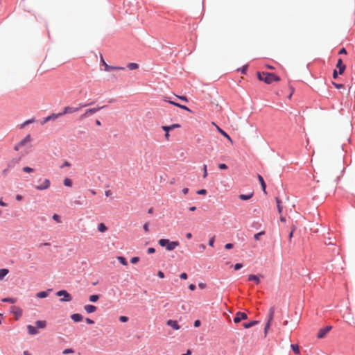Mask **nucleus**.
Instances as JSON below:
<instances>
[{
	"mask_svg": "<svg viewBox=\"0 0 355 355\" xmlns=\"http://www.w3.org/2000/svg\"><path fill=\"white\" fill-rule=\"evenodd\" d=\"M176 97L178 98L180 100H182V101H185V102H188V99H187V98L186 96H176Z\"/></svg>",
	"mask_w": 355,
	"mask_h": 355,
	"instance_id": "52",
	"label": "nucleus"
},
{
	"mask_svg": "<svg viewBox=\"0 0 355 355\" xmlns=\"http://www.w3.org/2000/svg\"><path fill=\"white\" fill-rule=\"evenodd\" d=\"M182 193L184 194V195H187L189 192V189L188 188H184L182 191Z\"/></svg>",
	"mask_w": 355,
	"mask_h": 355,
	"instance_id": "60",
	"label": "nucleus"
},
{
	"mask_svg": "<svg viewBox=\"0 0 355 355\" xmlns=\"http://www.w3.org/2000/svg\"><path fill=\"white\" fill-rule=\"evenodd\" d=\"M86 322L89 324H92L94 323V320H92L89 318H86Z\"/></svg>",
	"mask_w": 355,
	"mask_h": 355,
	"instance_id": "58",
	"label": "nucleus"
},
{
	"mask_svg": "<svg viewBox=\"0 0 355 355\" xmlns=\"http://www.w3.org/2000/svg\"><path fill=\"white\" fill-rule=\"evenodd\" d=\"M263 234H265V232L264 231H261V232H260L259 233L255 234L254 236V238L256 240H259L260 239V236L261 235H263Z\"/></svg>",
	"mask_w": 355,
	"mask_h": 355,
	"instance_id": "37",
	"label": "nucleus"
},
{
	"mask_svg": "<svg viewBox=\"0 0 355 355\" xmlns=\"http://www.w3.org/2000/svg\"><path fill=\"white\" fill-rule=\"evenodd\" d=\"M27 329L31 335H35L38 333L35 327L30 324L27 326Z\"/></svg>",
	"mask_w": 355,
	"mask_h": 355,
	"instance_id": "23",
	"label": "nucleus"
},
{
	"mask_svg": "<svg viewBox=\"0 0 355 355\" xmlns=\"http://www.w3.org/2000/svg\"><path fill=\"white\" fill-rule=\"evenodd\" d=\"M157 275L160 278H164V274L162 271H159L158 273H157Z\"/></svg>",
	"mask_w": 355,
	"mask_h": 355,
	"instance_id": "59",
	"label": "nucleus"
},
{
	"mask_svg": "<svg viewBox=\"0 0 355 355\" xmlns=\"http://www.w3.org/2000/svg\"><path fill=\"white\" fill-rule=\"evenodd\" d=\"M216 129H217V130H218V132H220V133L223 137H225V138H227V140H228L230 142L232 143V140L231 137H230V136H229V135H227V133H226L223 130H222V129H221L220 127H218V126H216Z\"/></svg>",
	"mask_w": 355,
	"mask_h": 355,
	"instance_id": "17",
	"label": "nucleus"
},
{
	"mask_svg": "<svg viewBox=\"0 0 355 355\" xmlns=\"http://www.w3.org/2000/svg\"><path fill=\"white\" fill-rule=\"evenodd\" d=\"M275 200H276V202H277V206L278 212H279V214H281V213H282V205H281V204H282V201H281V200H280L278 197H277V198H275Z\"/></svg>",
	"mask_w": 355,
	"mask_h": 355,
	"instance_id": "29",
	"label": "nucleus"
},
{
	"mask_svg": "<svg viewBox=\"0 0 355 355\" xmlns=\"http://www.w3.org/2000/svg\"><path fill=\"white\" fill-rule=\"evenodd\" d=\"M116 259H118V261L123 266H127L128 265V262L126 261V259L122 256H119L116 257Z\"/></svg>",
	"mask_w": 355,
	"mask_h": 355,
	"instance_id": "33",
	"label": "nucleus"
},
{
	"mask_svg": "<svg viewBox=\"0 0 355 355\" xmlns=\"http://www.w3.org/2000/svg\"><path fill=\"white\" fill-rule=\"evenodd\" d=\"M97 229L98 231L101 233L105 232L107 230V226L103 223H101L98 225Z\"/></svg>",
	"mask_w": 355,
	"mask_h": 355,
	"instance_id": "20",
	"label": "nucleus"
},
{
	"mask_svg": "<svg viewBox=\"0 0 355 355\" xmlns=\"http://www.w3.org/2000/svg\"><path fill=\"white\" fill-rule=\"evenodd\" d=\"M171 105H175L176 107H180V108H181L182 110H187V111H188L189 112H191V110L189 107L185 106V105H180V104H179L178 103H171Z\"/></svg>",
	"mask_w": 355,
	"mask_h": 355,
	"instance_id": "28",
	"label": "nucleus"
},
{
	"mask_svg": "<svg viewBox=\"0 0 355 355\" xmlns=\"http://www.w3.org/2000/svg\"><path fill=\"white\" fill-rule=\"evenodd\" d=\"M200 324H201L200 321L199 320H196L194 322L193 325H194V327H200Z\"/></svg>",
	"mask_w": 355,
	"mask_h": 355,
	"instance_id": "49",
	"label": "nucleus"
},
{
	"mask_svg": "<svg viewBox=\"0 0 355 355\" xmlns=\"http://www.w3.org/2000/svg\"><path fill=\"white\" fill-rule=\"evenodd\" d=\"M31 141V137L30 135H27L24 139H23L21 141H19L14 148V149L18 151L22 146H24L26 143H29Z\"/></svg>",
	"mask_w": 355,
	"mask_h": 355,
	"instance_id": "10",
	"label": "nucleus"
},
{
	"mask_svg": "<svg viewBox=\"0 0 355 355\" xmlns=\"http://www.w3.org/2000/svg\"><path fill=\"white\" fill-rule=\"evenodd\" d=\"M180 128V125L178 123L172 124L171 125H162V129L165 132H169L175 128Z\"/></svg>",
	"mask_w": 355,
	"mask_h": 355,
	"instance_id": "13",
	"label": "nucleus"
},
{
	"mask_svg": "<svg viewBox=\"0 0 355 355\" xmlns=\"http://www.w3.org/2000/svg\"><path fill=\"white\" fill-rule=\"evenodd\" d=\"M155 252V248H149L148 249V254H153V253H154Z\"/></svg>",
	"mask_w": 355,
	"mask_h": 355,
	"instance_id": "56",
	"label": "nucleus"
},
{
	"mask_svg": "<svg viewBox=\"0 0 355 355\" xmlns=\"http://www.w3.org/2000/svg\"><path fill=\"white\" fill-rule=\"evenodd\" d=\"M258 180L261 185V188H262V190L263 191L266 193V183L264 182V180L263 178V177L260 175H258Z\"/></svg>",
	"mask_w": 355,
	"mask_h": 355,
	"instance_id": "22",
	"label": "nucleus"
},
{
	"mask_svg": "<svg viewBox=\"0 0 355 355\" xmlns=\"http://www.w3.org/2000/svg\"><path fill=\"white\" fill-rule=\"evenodd\" d=\"M274 315H275V307L272 306L269 309L268 321H267L266 324L264 328L265 336H266V334L268 333V329L270 328L271 322L274 318Z\"/></svg>",
	"mask_w": 355,
	"mask_h": 355,
	"instance_id": "4",
	"label": "nucleus"
},
{
	"mask_svg": "<svg viewBox=\"0 0 355 355\" xmlns=\"http://www.w3.org/2000/svg\"><path fill=\"white\" fill-rule=\"evenodd\" d=\"M119 320L121 322H126L128 320V318L126 317V316L121 315V316L119 317Z\"/></svg>",
	"mask_w": 355,
	"mask_h": 355,
	"instance_id": "42",
	"label": "nucleus"
},
{
	"mask_svg": "<svg viewBox=\"0 0 355 355\" xmlns=\"http://www.w3.org/2000/svg\"><path fill=\"white\" fill-rule=\"evenodd\" d=\"M105 106H102V107H93V108H90V109H87L84 114H83L82 115H80V119H83L86 117H88L90 115L97 112L98 111H99L100 110L104 108Z\"/></svg>",
	"mask_w": 355,
	"mask_h": 355,
	"instance_id": "7",
	"label": "nucleus"
},
{
	"mask_svg": "<svg viewBox=\"0 0 355 355\" xmlns=\"http://www.w3.org/2000/svg\"><path fill=\"white\" fill-rule=\"evenodd\" d=\"M53 219L54 220H55L57 223H61V220H60V217L59 215L55 214L53 216Z\"/></svg>",
	"mask_w": 355,
	"mask_h": 355,
	"instance_id": "38",
	"label": "nucleus"
},
{
	"mask_svg": "<svg viewBox=\"0 0 355 355\" xmlns=\"http://www.w3.org/2000/svg\"><path fill=\"white\" fill-rule=\"evenodd\" d=\"M191 351L190 349H188L185 354H183L182 355H191Z\"/></svg>",
	"mask_w": 355,
	"mask_h": 355,
	"instance_id": "64",
	"label": "nucleus"
},
{
	"mask_svg": "<svg viewBox=\"0 0 355 355\" xmlns=\"http://www.w3.org/2000/svg\"><path fill=\"white\" fill-rule=\"evenodd\" d=\"M295 227L293 226L292 227V230H291V232H290L289 235H288V237H289V240L291 239V238L293 237V232L295 231Z\"/></svg>",
	"mask_w": 355,
	"mask_h": 355,
	"instance_id": "50",
	"label": "nucleus"
},
{
	"mask_svg": "<svg viewBox=\"0 0 355 355\" xmlns=\"http://www.w3.org/2000/svg\"><path fill=\"white\" fill-rule=\"evenodd\" d=\"M167 325L171 327L175 330H178L180 329V326L178 324L176 320H168L166 322Z\"/></svg>",
	"mask_w": 355,
	"mask_h": 355,
	"instance_id": "14",
	"label": "nucleus"
},
{
	"mask_svg": "<svg viewBox=\"0 0 355 355\" xmlns=\"http://www.w3.org/2000/svg\"><path fill=\"white\" fill-rule=\"evenodd\" d=\"M197 193L198 195H206L207 194V190L206 189H200L198 191H197Z\"/></svg>",
	"mask_w": 355,
	"mask_h": 355,
	"instance_id": "44",
	"label": "nucleus"
},
{
	"mask_svg": "<svg viewBox=\"0 0 355 355\" xmlns=\"http://www.w3.org/2000/svg\"><path fill=\"white\" fill-rule=\"evenodd\" d=\"M144 230L146 232H148L149 229H148V223H146L144 225Z\"/></svg>",
	"mask_w": 355,
	"mask_h": 355,
	"instance_id": "53",
	"label": "nucleus"
},
{
	"mask_svg": "<svg viewBox=\"0 0 355 355\" xmlns=\"http://www.w3.org/2000/svg\"><path fill=\"white\" fill-rule=\"evenodd\" d=\"M249 281H254L257 284H259L260 282V279L257 275H250L248 276Z\"/></svg>",
	"mask_w": 355,
	"mask_h": 355,
	"instance_id": "24",
	"label": "nucleus"
},
{
	"mask_svg": "<svg viewBox=\"0 0 355 355\" xmlns=\"http://www.w3.org/2000/svg\"><path fill=\"white\" fill-rule=\"evenodd\" d=\"M257 77L259 80L263 81L267 84H270L272 82H278L280 80V78L274 73L268 72H258Z\"/></svg>",
	"mask_w": 355,
	"mask_h": 355,
	"instance_id": "1",
	"label": "nucleus"
},
{
	"mask_svg": "<svg viewBox=\"0 0 355 355\" xmlns=\"http://www.w3.org/2000/svg\"><path fill=\"white\" fill-rule=\"evenodd\" d=\"M71 319L76 322H80L83 320V316L82 315L79 314V313H74V314H72L71 315Z\"/></svg>",
	"mask_w": 355,
	"mask_h": 355,
	"instance_id": "18",
	"label": "nucleus"
},
{
	"mask_svg": "<svg viewBox=\"0 0 355 355\" xmlns=\"http://www.w3.org/2000/svg\"><path fill=\"white\" fill-rule=\"evenodd\" d=\"M23 171L26 173H32L33 169L29 166H25L23 168Z\"/></svg>",
	"mask_w": 355,
	"mask_h": 355,
	"instance_id": "40",
	"label": "nucleus"
},
{
	"mask_svg": "<svg viewBox=\"0 0 355 355\" xmlns=\"http://www.w3.org/2000/svg\"><path fill=\"white\" fill-rule=\"evenodd\" d=\"M248 318V315L245 313L243 312H237L236 316L234 318V322L235 323L240 322L242 320H245Z\"/></svg>",
	"mask_w": 355,
	"mask_h": 355,
	"instance_id": "11",
	"label": "nucleus"
},
{
	"mask_svg": "<svg viewBox=\"0 0 355 355\" xmlns=\"http://www.w3.org/2000/svg\"><path fill=\"white\" fill-rule=\"evenodd\" d=\"M158 243L160 246L165 247L168 251L173 250L180 245L178 241H170L166 239H161L159 240Z\"/></svg>",
	"mask_w": 355,
	"mask_h": 355,
	"instance_id": "2",
	"label": "nucleus"
},
{
	"mask_svg": "<svg viewBox=\"0 0 355 355\" xmlns=\"http://www.w3.org/2000/svg\"><path fill=\"white\" fill-rule=\"evenodd\" d=\"M51 182L49 179H44L42 182L35 187V189L40 191L45 190L49 188Z\"/></svg>",
	"mask_w": 355,
	"mask_h": 355,
	"instance_id": "8",
	"label": "nucleus"
},
{
	"mask_svg": "<svg viewBox=\"0 0 355 355\" xmlns=\"http://www.w3.org/2000/svg\"><path fill=\"white\" fill-rule=\"evenodd\" d=\"M112 194V191H111V190H107V191H105V196H107V197L110 196Z\"/></svg>",
	"mask_w": 355,
	"mask_h": 355,
	"instance_id": "54",
	"label": "nucleus"
},
{
	"mask_svg": "<svg viewBox=\"0 0 355 355\" xmlns=\"http://www.w3.org/2000/svg\"><path fill=\"white\" fill-rule=\"evenodd\" d=\"M189 288L191 291H194L196 289V286L194 284H190Z\"/></svg>",
	"mask_w": 355,
	"mask_h": 355,
	"instance_id": "61",
	"label": "nucleus"
},
{
	"mask_svg": "<svg viewBox=\"0 0 355 355\" xmlns=\"http://www.w3.org/2000/svg\"><path fill=\"white\" fill-rule=\"evenodd\" d=\"M207 177V165L205 164L203 166V178H206Z\"/></svg>",
	"mask_w": 355,
	"mask_h": 355,
	"instance_id": "41",
	"label": "nucleus"
},
{
	"mask_svg": "<svg viewBox=\"0 0 355 355\" xmlns=\"http://www.w3.org/2000/svg\"><path fill=\"white\" fill-rule=\"evenodd\" d=\"M218 168L221 170H225L227 168V166L225 164H220Z\"/></svg>",
	"mask_w": 355,
	"mask_h": 355,
	"instance_id": "47",
	"label": "nucleus"
},
{
	"mask_svg": "<svg viewBox=\"0 0 355 355\" xmlns=\"http://www.w3.org/2000/svg\"><path fill=\"white\" fill-rule=\"evenodd\" d=\"M15 314L20 316L21 315V311L20 309H17V311L15 312Z\"/></svg>",
	"mask_w": 355,
	"mask_h": 355,
	"instance_id": "62",
	"label": "nucleus"
},
{
	"mask_svg": "<svg viewBox=\"0 0 355 355\" xmlns=\"http://www.w3.org/2000/svg\"><path fill=\"white\" fill-rule=\"evenodd\" d=\"M339 54H347V51L345 48H342L340 51Z\"/></svg>",
	"mask_w": 355,
	"mask_h": 355,
	"instance_id": "57",
	"label": "nucleus"
},
{
	"mask_svg": "<svg viewBox=\"0 0 355 355\" xmlns=\"http://www.w3.org/2000/svg\"><path fill=\"white\" fill-rule=\"evenodd\" d=\"M225 249H232L233 248V245L232 243H227L225 245Z\"/></svg>",
	"mask_w": 355,
	"mask_h": 355,
	"instance_id": "55",
	"label": "nucleus"
},
{
	"mask_svg": "<svg viewBox=\"0 0 355 355\" xmlns=\"http://www.w3.org/2000/svg\"><path fill=\"white\" fill-rule=\"evenodd\" d=\"M64 184L67 187H71L72 181L71 180V179L67 178L64 180Z\"/></svg>",
	"mask_w": 355,
	"mask_h": 355,
	"instance_id": "36",
	"label": "nucleus"
},
{
	"mask_svg": "<svg viewBox=\"0 0 355 355\" xmlns=\"http://www.w3.org/2000/svg\"><path fill=\"white\" fill-rule=\"evenodd\" d=\"M56 295L59 297L63 296V298L60 300V302H70L72 300L71 295L65 290L58 291Z\"/></svg>",
	"mask_w": 355,
	"mask_h": 355,
	"instance_id": "5",
	"label": "nucleus"
},
{
	"mask_svg": "<svg viewBox=\"0 0 355 355\" xmlns=\"http://www.w3.org/2000/svg\"><path fill=\"white\" fill-rule=\"evenodd\" d=\"M336 68L338 69V73L339 74H343L345 69V65L343 64L342 59H338L336 64Z\"/></svg>",
	"mask_w": 355,
	"mask_h": 355,
	"instance_id": "12",
	"label": "nucleus"
},
{
	"mask_svg": "<svg viewBox=\"0 0 355 355\" xmlns=\"http://www.w3.org/2000/svg\"><path fill=\"white\" fill-rule=\"evenodd\" d=\"M35 122V119L33 118L31 119H28V120H26L23 123L21 124L20 125V128H24L26 125H28V124H31L32 123H34Z\"/></svg>",
	"mask_w": 355,
	"mask_h": 355,
	"instance_id": "32",
	"label": "nucleus"
},
{
	"mask_svg": "<svg viewBox=\"0 0 355 355\" xmlns=\"http://www.w3.org/2000/svg\"><path fill=\"white\" fill-rule=\"evenodd\" d=\"M180 277L182 279H187V275L185 272H182L180 274Z\"/></svg>",
	"mask_w": 355,
	"mask_h": 355,
	"instance_id": "51",
	"label": "nucleus"
},
{
	"mask_svg": "<svg viewBox=\"0 0 355 355\" xmlns=\"http://www.w3.org/2000/svg\"><path fill=\"white\" fill-rule=\"evenodd\" d=\"M62 353L64 354H72V353H74V350L73 349H71V348H69V349H65Z\"/></svg>",
	"mask_w": 355,
	"mask_h": 355,
	"instance_id": "39",
	"label": "nucleus"
},
{
	"mask_svg": "<svg viewBox=\"0 0 355 355\" xmlns=\"http://www.w3.org/2000/svg\"><path fill=\"white\" fill-rule=\"evenodd\" d=\"M35 324L37 328L43 329L46 326V322L45 320H37L35 322Z\"/></svg>",
	"mask_w": 355,
	"mask_h": 355,
	"instance_id": "21",
	"label": "nucleus"
},
{
	"mask_svg": "<svg viewBox=\"0 0 355 355\" xmlns=\"http://www.w3.org/2000/svg\"><path fill=\"white\" fill-rule=\"evenodd\" d=\"M253 196V193H250V194H241L239 195V198L242 200H248L249 199H250Z\"/></svg>",
	"mask_w": 355,
	"mask_h": 355,
	"instance_id": "27",
	"label": "nucleus"
},
{
	"mask_svg": "<svg viewBox=\"0 0 355 355\" xmlns=\"http://www.w3.org/2000/svg\"><path fill=\"white\" fill-rule=\"evenodd\" d=\"M99 299V295H92L89 296V301L92 302H96Z\"/></svg>",
	"mask_w": 355,
	"mask_h": 355,
	"instance_id": "35",
	"label": "nucleus"
},
{
	"mask_svg": "<svg viewBox=\"0 0 355 355\" xmlns=\"http://www.w3.org/2000/svg\"><path fill=\"white\" fill-rule=\"evenodd\" d=\"M164 101H166V102L169 103L170 104H171V103H175V101H171V98L168 97V96H164Z\"/></svg>",
	"mask_w": 355,
	"mask_h": 355,
	"instance_id": "46",
	"label": "nucleus"
},
{
	"mask_svg": "<svg viewBox=\"0 0 355 355\" xmlns=\"http://www.w3.org/2000/svg\"><path fill=\"white\" fill-rule=\"evenodd\" d=\"M87 105L80 104L79 107H71V106H66L63 108L62 112H60V113L62 114V116L64 114H72V113L78 112L81 107H85Z\"/></svg>",
	"mask_w": 355,
	"mask_h": 355,
	"instance_id": "3",
	"label": "nucleus"
},
{
	"mask_svg": "<svg viewBox=\"0 0 355 355\" xmlns=\"http://www.w3.org/2000/svg\"><path fill=\"white\" fill-rule=\"evenodd\" d=\"M332 329L331 326H327L324 328L319 329L317 335V338L319 339L323 338Z\"/></svg>",
	"mask_w": 355,
	"mask_h": 355,
	"instance_id": "9",
	"label": "nucleus"
},
{
	"mask_svg": "<svg viewBox=\"0 0 355 355\" xmlns=\"http://www.w3.org/2000/svg\"><path fill=\"white\" fill-rule=\"evenodd\" d=\"M258 321L257 320H252L250 322H248V323H243V326L246 328V329H248V328H250L252 327H253L254 325L258 324Z\"/></svg>",
	"mask_w": 355,
	"mask_h": 355,
	"instance_id": "25",
	"label": "nucleus"
},
{
	"mask_svg": "<svg viewBox=\"0 0 355 355\" xmlns=\"http://www.w3.org/2000/svg\"><path fill=\"white\" fill-rule=\"evenodd\" d=\"M127 67L130 70H135V69H137L139 68V65L137 63L131 62V63L128 64Z\"/></svg>",
	"mask_w": 355,
	"mask_h": 355,
	"instance_id": "31",
	"label": "nucleus"
},
{
	"mask_svg": "<svg viewBox=\"0 0 355 355\" xmlns=\"http://www.w3.org/2000/svg\"><path fill=\"white\" fill-rule=\"evenodd\" d=\"M139 261V258L138 257H134L130 259L132 263H137Z\"/></svg>",
	"mask_w": 355,
	"mask_h": 355,
	"instance_id": "43",
	"label": "nucleus"
},
{
	"mask_svg": "<svg viewBox=\"0 0 355 355\" xmlns=\"http://www.w3.org/2000/svg\"><path fill=\"white\" fill-rule=\"evenodd\" d=\"M101 62L104 67V70L106 71H111L112 70H124L125 69V68L123 67H115V66H111L109 64H106V62L104 60L102 55H101Z\"/></svg>",
	"mask_w": 355,
	"mask_h": 355,
	"instance_id": "6",
	"label": "nucleus"
},
{
	"mask_svg": "<svg viewBox=\"0 0 355 355\" xmlns=\"http://www.w3.org/2000/svg\"><path fill=\"white\" fill-rule=\"evenodd\" d=\"M242 267H243V265H242L241 263H236V264L234 265V269H235L236 270H239V269H240V268H241Z\"/></svg>",
	"mask_w": 355,
	"mask_h": 355,
	"instance_id": "48",
	"label": "nucleus"
},
{
	"mask_svg": "<svg viewBox=\"0 0 355 355\" xmlns=\"http://www.w3.org/2000/svg\"><path fill=\"white\" fill-rule=\"evenodd\" d=\"M52 291V289H48L46 291H41V292H39L36 294V296L38 297V298H44V297H46L48 296V292H51Z\"/></svg>",
	"mask_w": 355,
	"mask_h": 355,
	"instance_id": "19",
	"label": "nucleus"
},
{
	"mask_svg": "<svg viewBox=\"0 0 355 355\" xmlns=\"http://www.w3.org/2000/svg\"><path fill=\"white\" fill-rule=\"evenodd\" d=\"M214 241H215V236H213L209 241V245L211 246V247H213L214 246Z\"/></svg>",
	"mask_w": 355,
	"mask_h": 355,
	"instance_id": "45",
	"label": "nucleus"
},
{
	"mask_svg": "<svg viewBox=\"0 0 355 355\" xmlns=\"http://www.w3.org/2000/svg\"><path fill=\"white\" fill-rule=\"evenodd\" d=\"M62 116V114H60V113L52 114L51 115L48 116L47 117H46L44 119L43 123H46L47 121H49L50 120L55 119H56V118H58L59 116Z\"/></svg>",
	"mask_w": 355,
	"mask_h": 355,
	"instance_id": "16",
	"label": "nucleus"
},
{
	"mask_svg": "<svg viewBox=\"0 0 355 355\" xmlns=\"http://www.w3.org/2000/svg\"><path fill=\"white\" fill-rule=\"evenodd\" d=\"M291 347L292 348V349L293 350L295 354H299L300 353V347H299L298 345H297V344H292L291 345Z\"/></svg>",
	"mask_w": 355,
	"mask_h": 355,
	"instance_id": "30",
	"label": "nucleus"
},
{
	"mask_svg": "<svg viewBox=\"0 0 355 355\" xmlns=\"http://www.w3.org/2000/svg\"><path fill=\"white\" fill-rule=\"evenodd\" d=\"M85 310L87 313H91L96 311V307L94 305L87 304L84 306Z\"/></svg>",
	"mask_w": 355,
	"mask_h": 355,
	"instance_id": "15",
	"label": "nucleus"
},
{
	"mask_svg": "<svg viewBox=\"0 0 355 355\" xmlns=\"http://www.w3.org/2000/svg\"><path fill=\"white\" fill-rule=\"evenodd\" d=\"M9 272L8 269L2 268L0 269V280H2L5 276H6Z\"/></svg>",
	"mask_w": 355,
	"mask_h": 355,
	"instance_id": "26",
	"label": "nucleus"
},
{
	"mask_svg": "<svg viewBox=\"0 0 355 355\" xmlns=\"http://www.w3.org/2000/svg\"><path fill=\"white\" fill-rule=\"evenodd\" d=\"M22 198H23V197L21 195H17L16 196V200H18V201L21 200Z\"/></svg>",
	"mask_w": 355,
	"mask_h": 355,
	"instance_id": "63",
	"label": "nucleus"
},
{
	"mask_svg": "<svg viewBox=\"0 0 355 355\" xmlns=\"http://www.w3.org/2000/svg\"><path fill=\"white\" fill-rule=\"evenodd\" d=\"M2 302H9L10 304H15L17 302V300L15 298L7 297V298L2 299Z\"/></svg>",
	"mask_w": 355,
	"mask_h": 355,
	"instance_id": "34",
	"label": "nucleus"
}]
</instances>
